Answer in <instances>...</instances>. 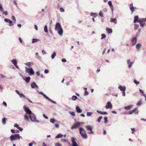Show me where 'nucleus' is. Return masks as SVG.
I'll return each instance as SVG.
<instances>
[{"instance_id": "nucleus-43", "label": "nucleus", "mask_w": 146, "mask_h": 146, "mask_svg": "<svg viewBox=\"0 0 146 146\" xmlns=\"http://www.w3.org/2000/svg\"><path fill=\"white\" fill-rule=\"evenodd\" d=\"M108 4L110 7H112L113 5L111 3V2L110 1H109L108 2Z\"/></svg>"}, {"instance_id": "nucleus-39", "label": "nucleus", "mask_w": 146, "mask_h": 146, "mask_svg": "<svg viewBox=\"0 0 146 146\" xmlns=\"http://www.w3.org/2000/svg\"><path fill=\"white\" fill-rule=\"evenodd\" d=\"M56 53H55V52H54L53 53V54H52V56H51V57H52V58L53 59L54 58L55 56H56Z\"/></svg>"}, {"instance_id": "nucleus-14", "label": "nucleus", "mask_w": 146, "mask_h": 146, "mask_svg": "<svg viewBox=\"0 0 146 146\" xmlns=\"http://www.w3.org/2000/svg\"><path fill=\"white\" fill-rule=\"evenodd\" d=\"M142 19L139 20L138 22L139 23L141 27H143L145 25V23L143 21H141Z\"/></svg>"}, {"instance_id": "nucleus-15", "label": "nucleus", "mask_w": 146, "mask_h": 146, "mask_svg": "<svg viewBox=\"0 0 146 146\" xmlns=\"http://www.w3.org/2000/svg\"><path fill=\"white\" fill-rule=\"evenodd\" d=\"M4 21L6 22L9 23H10V26H12L13 25V24H12V21L9 19L5 18L4 19Z\"/></svg>"}, {"instance_id": "nucleus-13", "label": "nucleus", "mask_w": 146, "mask_h": 146, "mask_svg": "<svg viewBox=\"0 0 146 146\" xmlns=\"http://www.w3.org/2000/svg\"><path fill=\"white\" fill-rule=\"evenodd\" d=\"M11 62L13 64L15 65V67L17 68H19V67L17 65V61L15 59H13L11 60Z\"/></svg>"}, {"instance_id": "nucleus-59", "label": "nucleus", "mask_w": 146, "mask_h": 146, "mask_svg": "<svg viewBox=\"0 0 146 146\" xmlns=\"http://www.w3.org/2000/svg\"><path fill=\"white\" fill-rule=\"evenodd\" d=\"M4 14L5 15H7V11H4L3 12V15Z\"/></svg>"}, {"instance_id": "nucleus-28", "label": "nucleus", "mask_w": 146, "mask_h": 146, "mask_svg": "<svg viewBox=\"0 0 146 146\" xmlns=\"http://www.w3.org/2000/svg\"><path fill=\"white\" fill-rule=\"evenodd\" d=\"M110 21L111 22L116 23H117V20L115 18H113V19H111Z\"/></svg>"}, {"instance_id": "nucleus-37", "label": "nucleus", "mask_w": 146, "mask_h": 146, "mask_svg": "<svg viewBox=\"0 0 146 146\" xmlns=\"http://www.w3.org/2000/svg\"><path fill=\"white\" fill-rule=\"evenodd\" d=\"M104 123H107L108 121V117H105L104 118Z\"/></svg>"}, {"instance_id": "nucleus-25", "label": "nucleus", "mask_w": 146, "mask_h": 146, "mask_svg": "<svg viewBox=\"0 0 146 146\" xmlns=\"http://www.w3.org/2000/svg\"><path fill=\"white\" fill-rule=\"evenodd\" d=\"M97 113L102 115L106 114H107V113L106 112H102L99 110H97Z\"/></svg>"}, {"instance_id": "nucleus-57", "label": "nucleus", "mask_w": 146, "mask_h": 146, "mask_svg": "<svg viewBox=\"0 0 146 146\" xmlns=\"http://www.w3.org/2000/svg\"><path fill=\"white\" fill-rule=\"evenodd\" d=\"M61 141H62L63 142H66L67 141L66 140V139H61Z\"/></svg>"}, {"instance_id": "nucleus-23", "label": "nucleus", "mask_w": 146, "mask_h": 146, "mask_svg": "<svg viewBox=\"0 0 146 146\" xmlns=\"http://www.w3.org/2000/svg\"><path fill=\"white\" fill-rule=\"evenodd\" d=\"M127 64L129 65V66H128L129 67V68H130L131 67V66L132 64V62H131L130 60V59H128L127 60Z\"/></svg>"}, {"instance_id": "nucleus-62", "label": "nucleus", "mask_w": 146, "mask_h": 146, "mask_svg": "<svg viewBox=\"0 0 146 146\" xmlns=\"http://www.w3.org/2000/svg\"><path fill=\"white\" fill-rule=\"evenodd\" d=\"M3 105H4L5 106H7V104L5 102H3Z\"/></svg>"}, {"instance_id": "nucleus-4", "label": "nucleus", "mask_w": 146, "mask_h": 146, "mask_svg": "<svg viewBox=\"0 0 146 146\" xmlns=\"http://www.w3.org/2000/svg\"><path fill=\"white\" fill-rule=\"evenodd\" d=\"M26 73H28L30 75H33L34 72L32 68H30L26 67Z\"/></svg>"}, {"instance_id": "nucleus-38", "label": "nucleus", "mask_w": 146, "mask_h": 146, "mask_svg": "<svg viewBox=\"0 0 146 146\" xmlns=\"http://www.w3.org/2000/svg\"><path fill=\"white\" fill-rule=\"evenodd\" d=\"M2 122L3 124H5L6 123V119L5 118H4L2 119Z\"/></svg>"}, {"instance_id": "nucleus-41", "label": "nucleus", "mask_w": 146, "mask_h": 146, "mask_svg": "<svg viewBox=\"0 0 146 146\" xmlns=\"http://www.w3.org/2000/svg\"><path fill=\"white\" fill-rule=\"evenodd\" d=\"M141 104V100H139L137 104V106H139Z\"/></svg>"}, {"instance_id": "nucleus-8", "label": "nucleus", "mask_w": 146, "mask_h": 146, "mask_svg": "<svg viewBox=\"0 0 146 146\" xmlns=\"http://www.w3.org/2000/svg\"><path fill=\"white\" fill-rule=\"evenodd\" d=\"M86 127L88 131H90V132H88V133L90 134L91 133H94V132L92 131V127L91 126L87 125L86 126Z\"/></svg>"}, {"instance_id": "nucleus-56", "label": "nucleus", "mask_w": 146, "mask_h": 146, "mask_svg": "<svg viewBox=\"0 0 146 146\" xmlns=\"http://www.w3.org/2000/svg\"><path fill=\"white\" fill-rule=\"evenodd\" d=\"M49 72V70L48 69H46L44 71V73L45 74L48 73Z\"/></svg>"}, {"instance_id": "nucleus-3", "label": "nucleus", "mask_w": 146, "mask_h": 146, "mask_svg": "<svg viewBox=\"0 0 146 146\" xmlns=\"http://www.w3.org/2000/svg\"><path fill=\"white\" fill-rule=\"evenodd\" d=\"M20 139V136L18 134H15L14 135H11L10 137V139L11 141H13L17 139Z\"/></svg>"}, {"instance_id": "nucleus-51", "label": "nucleus", "mask_w": 146, "mask_h": 146, "mask_svg": "<svg viewBox=\"0 0 146 146\" xmlns=\"http://www.w3.org/2000/svg\"><path fill=\"white\" fill-rule=\"evenodd\" d=\"M55 146H62L60 143H56L55 144Z\"/></svg>"}, {"instance_id": "nucleus-1", "label": "nucleus", "mask_w": 146, "mask_h": 146, "mask_svg": "<svg viewBox=\"0 0 146 146\" xmlns=\"http://www.w3.org/2000/svg\"><path fill=\"white\" fill-rule=\"evenodd\" d=\"M55 30L57 31L58 34L61 36L62 35L63 31L59 23H56L55 27Z\"/></svg>"}, {"instance_id": "nucleus-33", "label": "nucleus", "mask_w": 146, "mask_h": 146, "mask_svg": "<svg viewBox=\"0 0 146 146\" xmlns=\"http://www.w3.org/2000/svg\"><path fill=\"white\" fill-rule=\"evenodd\" d=\"M39 41H40V40L38 39H33L32 42V43H34Z\"/></svg>"}, {"instance_id": "nucleus-27", "label": "nucleus", "mask_w": 146, "mask_h": 146, "mask_svg": "<svg viewBox=\"0 0 146 146\" xmlns=\"http://www.w3.org/2000/svg\"><path fill=\"white\" fill-rule=\"evenodd\" d=\"M91 16H93L94 17H96L98 15L96 13H91L90 14Z\"/></svg>"}, {"instance_id": "nucleus-18", "label": "nucleus", "mask_w": 146, "mask_h": 146, "mask_svg": "<svg viewBox=\"0 0 146 146\" xmlns=\"http://www.w3.org/2000/svg\"><path fill=\"white\" fill-rule=\"evenodd\" d=\"M119 89L122 91L124 92L125 90V87H122L121 85H119L118 87Z\"/></svg>"}, {"instance_id": "nucleus-58", "label": "nucleus", "mask_w": 146, "mask_h": 146, "mask_svg": "<svg viewBox=\"0 0 146 146\" xmlns=\"http://www.w3.org/2000/svg\"><path fill=\"white\" fill-rule=\"evenodd\" d=\"M43 117L45 118V119H48V117L47 116H46V115L45 114H43Z\"/></svg>"}, {"instance_id": "nucleus-12", "label": "nucleus", "mask_w": 146, "mask_h": 146, "mask_svg": "<svg viewBox=\"0 0 146 146\" xmlns=\"http://www.w3.org/2000/svg\"><path fill=\"white\" fill-rule=\"evenodd\" d=\"M130 9L132 13H133L134 10L137 9V8L135 7H133V3L129 5Z\"/></svg>"}, {"instance_id": "nucleus-49", "label": "nucleus", "mask_w": 146, "mask_h": 146, "mask_svg": "<svg viewBox=\"0 0 146 146\" xmlns=\"http://www.w3.org/2000/svg\"><path fill=\"white\" fill-rule=\"evenodd\" d=\"M43 96H44V97L46 98V99L48 100H49V98L46 95H45V94H44Z\"/></svg>"}, {"instance_id": "nucleus-46", "label": "nucleus", "mask_w": 146, "mask_h": 146, "mask_svg": "<svg viewBox=\"0 0 146 146\" xmlns=\"http://www.w3.org/2000/svg\"><path fill=\"white\" fill-rule=\"evenodd\" d=\"M92 114V113L90 112H88L87 113V116H91Z\"/></svg>"}, {"instance_id": "nucleus-21", "label": "nucleus", "mask_w": 146, "mask_h": 146, "mask_svg": "<svg viewBox=\"0 0 146 146\" xmlns=\"http://www.w3.org/2000/svg\"><path fill=\"white\" fill-rule=\"evenodd\" d=\"M133 107V105H130L124 107V108L126 110H129Z\"/></svg>"}, {"instance_id": "nucleus-63", "label": "nucleus", "mask_w": 146, "mask_h": 146, "mask_svg": "<svg viewBox=\"0 0 146 146\" xmlns=\"http://www.w3.org/2000/svg\"><path fill=\"white\" fill-rule=\"evenodd\" d=\"M60 10L61 12H64V10L62 8H60Z\"/></svg>"}, {"instance_id": "nucleus-5", "label": "nucleus", "mask_w": 146, "mask_h": 146, "mask_svg": "<svg viewBox=\"0 0 146 146\" xmlns=\"http://www.w3.org/2000/svg\"><path fill=\"white\" fill-rule=\"evenodd\" d=\"M29 117L32 121L33 122H38V121L36 120V118L35 115L32 113V114L29 115Z\"/></svg>"}, {"instance_id": "nucleus-50", "label": "nucleus", "mask_w": 146, "mask_h": 146, "mask_svg": "<svg viewBox=\"0 0 146 146\" xmlns=\"http://www.w3.org/2000/svg\"><path fill=\"white\" fill-rule=\"evenodd\" d=\"M21 95H20V94L19 95L21 98H22V97H23V98H26L25 96L23 94L21 93Z\"/></svg>"}, {"instance_id": "nucleus-31", "label": "nucleus", "mask_w": 146, "mask_h": 146, "mask_svg": "<svg viewBox=\"0 0 146 146\" xmlns=\"http://www.w3.org/2000/svg\"><path fill=\"white\" fill-rule=\"evenodd\" d=\"M44 31L46 33H48V30L47 29V27L46 25H45L44 27Z\"/></svg>"}, {"instance_id": "nucleus-53", "label": "nucleus", "mask_w": 146, "mask_h": 146, "mask_svg": "<svg viewBox=\"0 0 146 146\" xmlns=\"http://www.w3.org/2000/svg\"><path fill=\"white\" fill-rule=\"evenodd\" d=\"M88 92H87V90H85V92H84V95L85 96H86V95H88Z\"/></svg>"}, {"instance_id": "nucleus-40", "label": "nucleus", "mask_w": 146, "mask_h": 146, "mask_svg": "<svg viewBox=\"0 0 146 146\" xmlns=\"http://www.w3.org/2000/svg\"><path fill=\"white\" fill-rule=\"evenodd\" d=\"M140 92L143 95V96H144L145 97V95L142 90L140 89Z\"/></svg>"}, {"instance_id": "nucleus-24", "label": "nucleus", "mask_w": 146, "mask_h": 146, "mask_svg": "<svg viewBox=\"0 0 146 146\" xmlns=\"http://www.w3.org/2000/svg\"><path fill=\"white\" fill-rule=\"evenodd\" d=\"M138 16H136L134 17V20L133 21V22L134 23H135L137 21L138 22Z\"/></svg>"}, {"instance_id": "nucleus-47", "label": "nucleus", "mask_w": 146, "mask_h": 146, "mask_svg": "<svg viewBox=\"0 0 146 146\" xmlns=\"http://www.w3.org/2000/svg\"><path fill=\"white\" fill-rule=\"evenodd\" d=\"M99 15L101 17H103V13L102 11H100L99 13Z\"/></svg>"}, {"instance_id": "nucleus-55", "label": "nucleus", "mask_w": 146, "mask_h": 146, "mask_svg": "<svg viewBox=\"0 0 146 146\" xmlns=\"http://www.w3.org/2000/svg\"><path fill=\"white\" fill-rule=\"evenodd\" d=\"M70 114L73 116H74L75 115V113L74 112H70Z\"/></svg>"}, {"instance_id": "nucleus-36", "label": "nucleus", "mask_w": 146, "mask_h": 146, "mask_svg": "<svg viewBox=\"0 0 146 146\" xmlns=\"http://www.w3.org/2000/svg\"><path fill=\"white\" fill-rule=\"evenodd\" d=\"M50 121L51 123H54L56 121L54 119H51Z\"/></svg>"}, {"instance_id": "nucleus-64", "label": "nucleus", "mask_w": 146, "mask_h": 146, "mask_svg": "<svg viewBox=\"0 0 146 146\" xmlns=\"http://www.w3.org/2000/svg\"><path fill=\"white\" fill-rule=\"evenodd\" d=\"M62 61L63 62H65L66 61V60L65 59H63L62 60Z\"/></svg>"}, {"instance_id": "nucleus-32", "label": "nucleus", "mask_w": 146, "mask_h": 146, "mask_svg": "<svg viewBox=\"0 0 146 146\" xmlns=\"http://www.w3.org/2000/svg\"><path fill=\"white\" fill-rule=\"evenodd\" d=\"M141 46V44L140 43H138L136 45V47L137 49H140Z\"/></svg>"}, {"instance_id": "nucleus-29", "label": "nucleus", "mask_w": 146, "mask_h": 146, "mask_svg": "<svg viewBox=\"0 0 146 146\" xmlns=\"http://www.w3.org/2000/svg\"><path fill=\"white\" fill-rule=\"evenodd\" d=\"M63 136V135L62 134H58L56 136V138H61Z\"/></svg>"}, {"instance_id": "nucleus-42", "label": "nucleus", "mask_w": 146, "mask_h": 146, "mask_svg": "<svg viewBox=\"0 0 146 146\" xmlns=\"http://www.w3.org/2000/svg\"><path fill=\"white\" fill-rule=\"evenodd\" d=\"M102 38L101 39H102L103 38H105L106 37V35L105 34H103L101 35Z\"/></svg>"}, {"instance_id": "nucleus-60", "label": "nucleus", "mask_w": 146, "mask_h": 146, "mask_svg": "<svg viewBox=\"0 0 146 146\" xmlns=\"http://www.w3.org/2000/svg\"><path fill=\"white\" fill-rule=\"evenodd\" d=\"M15 91V92H16V93L17 94H18V95H20V94L21 95V93H19V92L18 90H16Z\"/></svg>"}, {"instance_id": "nucleus-10", "label": "nucleus", "mask_w": 146, "mask_h": 146, "mask_svg": "<svg viewBox=\"0 0 146 146\" xmlns=\"http://www.w3.org/2000/svg\"><path fill=\"white\" fill-rule=\"evenodd\" d=\"M71 140L72 142V146H79L77 144L75 141V138L74 137H72Z\"/></svg>"}, {"instance_id": "nucleus-48", "label": "nucleus", "mask_w": 146, "mask_h": 146, "mask_svg": "<svg viewBox=\"0 0 146 146\" xmlns=\"http://www.w3.org/2000/svg\"><path fill=\"white\" fill-rule=\"evenodd\" d=\"M50 102H51L52 103H53V104H56V102L54 101H53V100H51L49 98V99L48 100Z\"/></svg>"}, {"instance_id": "nucleus-52", "label": "nucleus", "mask_w": 146, "mask_h": 146, "mask_svg": "<svg viewBox=\"0 0 146 146\" xmlns=\"http://www.w3.org/2000/svg\"><path fill=\"white\" fill-rule=\"evenodd\" d=\"M134 82L136 84L138 85L139 84V82L135 80H134Z\"/></svg>"}, {"instance_id": "nucleus-22", "label": "nucleus", "mask_w": 146, "mask_h": 146, "mask_svg": "<svg viewBox=\"0 0 146 146\" xmlns=\"http://www.w3.org/2000/svg\"><path fill=\"white\" fill-rule=\"evenodd\" d=\"M76 110L77 112L78 113H80L82 112V110L78 106H77L76 107Z\"/></svg>"}, {"instance_id": "nucleus-16", "label": "nucleus", "mask_w": 146, "mask_h": 146, "mask_svg": "<svg viewBox=\"0 0 146 146\" xmlns=\"http://www.w3.org/2000/svg\"><path fill=\"white\" fill-rule=\"evenodd\" d=\"M31 87L33 88H37L38 87L36 83L34 82H33L31 84Z\"/></svg>"}, {"instance_id": "nucleus-20", "label": "nucleus", "mask_w": 146, "mask_h": 146, "mask_svg": "<svg viewBox=\"0 0 146 146\" xmlns=\"http://www.w3.org/2000/svg\"><path fill=\"white\" fill-rule=\"evenodd\" d=\"M14 126L15 127H16L17 129H19L21 131H22L23 130V129L19 127L18 126V125L17 123H15L14 124Z\"/></svg>"}, {"instance_id": "nucleus-61", "label": "nucleus", "mask_w": 146, "mask_h": 146, "mask_svg": "<svg viewBox=\"0 0 146 146\" xmlns=\"http://www.w3.org/2000/svg\"><path fill=\"white\" fill-rule=\"evenodd\" d=\"M36 74H37V75L38 76H39L40 75V74L39 72H36Z\"/></svg>"}, {"instance_id": "nucleus-6", "label": "nucleus", "mask_w": 146, "mask_h": 146, "mask_svg": "<svg viewBox=\"0 0 146 146\" xmlns=\"http://www.w3.org/2000/svg\"><path fill=\"white\" fill-rule=\"evenodd\" d=\"M81 125V123L80 122H76L71 127L72 129H74L75 128L79 127Z\"/></svg>"}, {"instance_id": "nucleus-2", "label": "nucleus", "mask_w": 146, "mask_h": 146, "mask_svg": "<svg viewBox=\"0 0 146 146\" xmlns=\"http://www.w3.org/2000/svg\"><path fill=\"white\" fill-rule=\"evenodd\" d=\"M79 131L80 134L82 137L85 139L87 138L88 137L85 130L82 127H81L79 129Z\"/></svg>"}, {"instance_id": "nucleus-35", "label": "nucleus", "mask_w": 146, "mask_h": 146, "mask_svg": "<svg viewBox=\"0 0 146 146\" xmlns=\"http://www.w3.org/2000/svg\"><path fill=\"white\" fill-rule=\"evenodd\" d=\"M77 99V97L75 96H73L72 97V99L73 100H76Z\"/></svg>"}, {"instance_id": "nucleus-30", "label": "nucleus", "mask_w": 146, "mask_h": 146, "mask_svg": "<svg viewBox=\"0 0 146 146\" xmlns=\"http://www.w3.org/2000/svg\"><path fill=\"white\" fill-rule=\"evenodd\" d=\"M139 27V25H138L135 24L134 25V29L136 30Z\"/></svg>"}, {"instance_id": "nucleus-26", "label": "nucleus", "mask_w": 146, "mask_h": 146, "mask_svg": "<svg viewBox=\"0 0 146 146\" xmlns=\"http://www.w3.org/2000/svg\"><path fill=\"white\" fill-rule=\"evenodd\" d=\"M31 78L29 77H25L24 79V80L25 81L28 83L29 82Z\"/></svg>"}, {"instance_id": "nucleus-17", "label": "nucleus", "mask_w": 146, "mask_h": 146, "mask_svg": "<svg viewBox=\"0 0 146 146\" xmlns=\"http://www.w3.org/2000/svg\"><path fill=\"white\" fill-rule=\"evenodd\" d=\"M137 42V38L135 37L132 40V43L133 45H134Z\"/></svg>"}, {"instance_id": "nucleus-45", "label": "nucleus", "mask_w": 146, "mask_h": 146, "mask_svg": "<svg viewBox=\"0 0 146 146\" xmlns=\"http://www.w3.org/2000/svg\"><path fill=\"white\" fill-rule=\"evenodd\" d=\"M102 119V116H100V117L98 119V122H100L101 120Z\"/></svg>"}, {"instance_id": "nucleus-19", "label": "nucleus", "mask_w": 146, "mask_h": 146, "mask_svg": "<svg viewBox=\"0 0 146 146\" xmlns=\"http://www.w3.org/2000/svg\"><path fill=\"white\" fill-rule=\"evenodd\" d=\"M106 30L107 33H111L112 32V29H110L108 27H107L106 28Z\"/></svg>"}, {"instance_id": "nucleus-11", "label": "nucleus", "mask_w": 146, "mask_h": 146, "mask_svg": "<svg viewBox=\"0 0 146 146\" xmlns=\"http://www.w3.org/2000/svg\"><path fill=\"white\" fill-rule=\"evenodd\" d=\"M112 107V106L110 102H108L107 103L106 108L107 109H111Z\"/></svg>"}, {"instance_id": "nucleus-9", "label": "nucleus", "mask_w": 146, "mask_h": 146, "mask_svg": "<svg viewBox=\"0 0 146 146\" xmlns=\"http://www.w3.org/2000/svg\"><path fill=\"white\" fill-rule=\"evenodd\" d=\"M138 111L137 110V108H135L133 110H132L130 111L128 114H132L133 113H134L135 114H137L138 113Z\"/></svg>"}, {"instance_id": "nucleus-54", "label": "nucleus", "mask_w": 146, "mask_h": 146, "mask_svg": "<svg viewBox=\"0 0 146 146\" xmlns=\"http://www.w3.org/2000/svg\"><path fill=\"white\" fill-rule=\"evenodd\" d=\"M11 18H12V19L15 21L14 22L15 23L16 21V19H15V17L14 16H12Z\"/></svg>"}, {"instance_id": "nucleus-34", "label": "nucleus", "mask_w": 146, "mask_h": 146, "mask_svg": "<svg viewBox=\"0 0 146 146\" xmlns=\"http://www.w3.org/2000/svg\"><path fill=\"white\" fill-rule=\"evenodd\" d=\"M24 118L27 120H28L29 119V117L27 114H26L24 115Z\"/></svg>"}, {"instance_id": "nucleus-44", "label": "nucleus", "mask_w": 146, "mask_h": 146, "mask_svg": "<svg viewBox=\"0 0 146 146\" xmlns=\"http://www.w3.org/2000/svg\"><path fill=\"white\" fill-rule=\"evenodd\" d=\"M0 11L1 12H3V9L2 7V5H1V4L0 3Z\"/></svg>"}, {"instance_id": "nucleus-7", "label": "nucleus", "mask_w": 146, "mask_h": 146, "mask_svg": "<svg viewBox=\"0 0 146 146\" xmlns=\"http://www.w3.org/2000/svg\"><path fill=\"white\" fill-rule=\"evenodd\" d=\"M23 108L27 114H28L29 115L32 114V113L31 111L27 107L25 106H24L23 107Z\"/></svg>"}]
</instances>
